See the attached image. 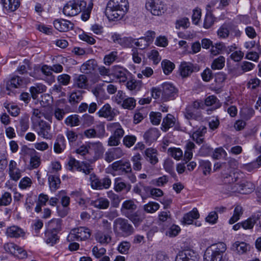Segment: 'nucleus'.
I'll list each match as a JSON object with an SVG mask.
<instances>
[{"instance_id": "1", "label": "nucleus", "mask_w": 261, "mask_h": 261, "mask_svg": "<svg viewBox=\"0 0 261 261\" xmlns=\"http://www.w3.org/2000/svg\"><path fill=\"white\" fill-rule=\"evenodd\" d=\"M43 118L51 123L53 113L48 109L34 110L31 120L34 124L35 130L42 138L46 140L50 139L52 138L50 133L51 126L50 124L43 121Z\"/></svg>"}, {"instance_id": "2", "label": "nucleus", "mask_w": 261, "mask_h": 261, "mask_svg": "<svg viewBox=\"0 0 261 261\" xmlns=\"http://www.w3.org/2000/svg\"><path fill=\"white\" fill-rule=\"evenodd\" d=\"M242 173L239 171H233L229 174L224 173L222 176L223 182L228 185L229 191L248 194L254 189V185L250 181L242 180Z\"/></svg>"}, {"instance_id": "3", "label": "nucleus", "mask_w": 261, "mask_h": 261, "mask_svg": "<svg viewBox=\"0 0 261 261\" xmlns=\"http://www.w3.org/2000/svg\"><path fill=\"white\" fill-rule=\"evenodd\" d=\"M128 10L127 0H110L106 9V15L110 20L121 19Z\"/></svg>"}, {"instance_id": "4", "label": "nucleus", "mask_w": 261, "mask_h": 261, "mask_svg": "<svg viewBox=\"0 0 261 261\" xmlns=\"http://www.w3.org/2000/svg\"><path fill=\"white\" fill-rule=\"evenodd\" d=\"M226 248L223 242L212 244L205 251L204 261H221Z\"/></svg>"}, {"instance_id": "5", "label": "nucleus", "mask_w": 261, "mask_h": 261, "mask_svg": "<svg viewBox=\"0 0 261 261\" xmlns=\"http://www.w3.org/2000/svg\"><path fill=\"white\" fill-rule=\"evenodd\" d=\"M202 106L203 104L201 102L196 101L186 109L185 117L189 121L190 125H195V122L201 119V113L199 109Z\"/></svg>"}, {"instance_id": "6", "label": "nucleus", "mask_w": 261, "mask_h": 261, "mask_svg": "<svg viewBox=\"0 0 261 261\" xmlns=\"http://www.w3.org/2000/svg\"><path fill=\"white\" fill-rule=\"evenodd\" d=\"M145 8L152 15L162 16L167 12V5L161 0H146Z\"/></svg>"}, {"instance_id": "7", "label": "nucleus", "mask_w": 261, "mask_h": 261, "mask_svg": "<svg viewBox=\"0 0 261 261\" xmlns=\"http://www.w3.org/2000/svg\"><path fill=\"white\" fill-rule=\"evenodd\" d=\"M86 6V2L83 0H72L64 6V14L67 16H74L80 13Z\"/></svg>"}, {"instance_id": "8", "label": "nucleus", "mask_w": 261, "mask_h": 261, "mask_svg": "<svg viewBox=\"0 0 261 261\" xmlns=\"http://www.w3.org/2000/svg\"><path fill=\"white\" fill-rule=\"evenodd\" d=\"M91 234V231L90 229L86 227H79L72 229L67 239L69 241H85L88 239Z\"/></svg>"}, {"instance_id": "9", "label": "nucleus", "mask_w": 261, "mask_h": 261, "mask_svg": "<svg viewBox=\"0 0 261 261\" xmlns=\"http://www.w3.org/2000/svg\"><path fill=\"white\" fill-rule=\"evenodd\" d=\"M114 230L117 233L126 237L133 233V228L127 223V220L118 218L114 222Z\"/></svg>"}, {"instance_id": "10", "label": "nucleus", "mask_w": 261, "mask_h": 261, "mask_svg": "<svg viewBox=\"0 0 261 261\" xmlns=\"http://www.w3.org/2000/svg\"><path fill=\"white\" fill-rule=\"evenodd\" d=\"M89 147L91 150V154L90 156L85 158L87 160L92 163L102 158L105 148L101 142L99 141L90 142Z\"/></svg>"}, {"instance_id": "11", "label": "nucleus", "mask_w": 261, "mask_h": 261, "mask_svg": "<svg viewBox=\"0 0 261 261\" xmlns=\"http://www.w3.org/2000/svg\"><path fill=\"white\" fill-rule=\"evenodd\" d=\"M68 169L72 171H78L88 174L90 173L91 168L89 165L84 163H80L74 158L70 157L68 160Z\"/></svg>"}, {"instance_id": "12", "label": "nucleus", "mask_w": 261, "mask_h": 261, "mask_svg": "<svg viewBox=\"0 0 261 261\" xmlns=\"http://www.w3.org/2000/svg\"><path fill=\"white\" fill-rule=\"evenodd\" d=\"M111 38L114 43L119 44L124 48H130L135 44V39L130 36H122L119 34L113 33Z\"/></svg>"}, {"instance_id": "13", "label": "nucleus", "mask_w": 261, "mask_h": 261, "mask_svg": "<svg viewBox=\"0 0 261 261\" xmlns=\"http://www.w3.org/2000/svg\"><path fill=\"white\" fill-rule=\"evenodd\" d=\"M90 181L92 188L95 190L107 189L111 185V180L109 178L99 179L94 174H90Z\"/></svg>"}, {"instance_id": "14", "label": "nucleus", "mask_w": 261, "mask_h": 261, "mask_svg": "<svg viewBox=\"0 0 261 261\" xmlns=\"http://www.w3.org/2000/svg\"><path fill=\"white\" fill-rule=\"evenodd\" d=\"M162 98L167 100L173 99L177 93V90L171 83L164 82L161 86Z\"/></svg>"}, {"instance_id": "15", "label": "nucleus", "mask_w": 261, "mask_h": 261, "mask_svg": "<svg viewBox=\"0 0 261 261\" xmlns=\"http://www.w3.org/2000/svg\"><path fill=\"white\" fill-rule=\"evenodd\" d=\"M199 69L191 62L183 61L179 67V72L183 78L189 76L193 72L199 71Z\"/></svg>"}, {"instance_id": "16", "label": "nucleus", "mask_w": 261, "mask_h": 261, "mask_svg": "<svg viewBox=\"0 0 261 261\" xmlns=\"http://www.w3.org/2000/svg\"><path fill=\"white\" fill-rule=\"evenodd\" d=\"M261 227V213L258 212L242 222V227L245 229L253 228L254 225Z\"/></svg>"}, {"instance_id": "17", "label": "nucleus", "mask_w": 261, "mask_h": 261, "mask_svg": "<svg viewBox=\"0 0 261 261\" xmlns=\"http://www.w3.org/2000/svg\"><path fill=\"white\" fill-rule=\"evenodd\" d=\"M97 114L99 117L105 118L109 121L113 120L116 116L115 110L108 103L104 105L97 112Z\"/></svg>"}, {"instance_id": "18", "label": "nucleus", "mask_w": 261, "mask_h": 261, "mask_svg": "<svg viewBox=\"0 0 261 261\" xmlns=\"http://www.w3.org/2000/svg\"><path fill=\"white\" fill-rule=\"evenodd\" d=\"M112 169L119 174L129 172L132 170L130 163L127 161L120 160L114 162L111 165Z\"/></svg>"}, {"instance_id": "19", "label": "nucleus", "mask_w": 261, "mask_h": 261, "mask_svg": "<svg viewBox=\"0 0 261 261\" xmlns=\"http://www.w3.org/2000/svg\"><path fill=\"white\" fill-rule=\"evenodd\" d=\"M175 261H197V257L193 251L186 250L178 252Z\"/></svg>"}, {"instance_id": "20", "label": "nucleus", "mask_w": 261, "mask_h": 261, "mask_svg": "<svg viewBox=\"0 0 261 261\" xmlns=\"http://www.w3.org/2000/svg\"><path fill=\"white\" fill-rule=\"evenodd\" d=\"M1 4L6 14L16 11L20 4L18 0H1Z\"/></svg>"}, {"instance_id": "21", "label": "nucleus", "mask_w": 261, "mask_h": 261, "mask_svg": "<svg viewBox=\"0 0 261 261\" xmlns=\"http://www.w3.org/2000/svg\"><path fill=\"white\" fill-rule=\"evenodd\" d=\"M137 208V205L132 200H125L122 204L121 212L123 215L129 217Z\"/></svg>"}, {"instance_id": "22", "label": "nucleus", "mask_w": 261, "mask_h": 261, "mask_svg": "<svg viewBox=\"0 0 261 261\" xmlns=\"http://www.w3.org/2000/svg\"><path fill=\"white\" fill-rule=\"evenodd\" d=\"M113 75L119 80L120 82H125L127 80V74L129 71L125 68L119 65L112 67Z\"/></svg>"}, {"instance_id": "23", "label": "nucleus", "mask_w": 261, "mask_h": 261, "mask_svg": "<svg viewBox=\"0 0 261 261\" xmlns=\"http://www.w3.org/2000/svg\"><path fill=\"white\" fill-rule=\"evenodd\" d=\"M4 248L7 252L15 255H20L21 257H24L27 256V252L23 249L14 243H10L5 244Z\"/></svg>"}, {"instance_id": "24", "label": "nucleus", "mask_w": 261, "mask_h": 261, "mask_svg": "<svg viewBox=\"0 0 261 261\" xmlns=\"http://www.w3.org/2000/svg\"><path fill=\"white\" fill-rule=\"evenodd\" d=\"M55 28L60 32H67L72 29L73 26L70 21L63 19H56L54 21Z\"/></svg>"}, {"instance_id": "25", "label": "nucleus", "mask_w": 261, "mask_h": 261, "mask_svg": "<svg viewBox=\"0 0 261 261\" xmlns=\"http://www.w3.org/2000/svg\"><path fill=\"white\" fill-rule=\"evenodd\" d=\"M199 217V214L196 208H194L190 212L186 213L183 216L181 221L183 225H190L193 222L194 220L197 219Z\"/></svg>"}, {"instance_id": "26", "label": "nucleus", "mask_w": 261, "mask_h": 261, "mask_svg": "<svg viewBox=\"0 0 261 261\" xmlns=\"http://www.w3.org/2000/svg\"><path fill=\"white\" fill-rule=\"evenodd\" d=\"M123 155V152L120 148L109 149L105 153V160L110 163L113 160L120 158Z\"/></svg>"}, {"instance_id": "27", "label": "nucleus", "mask_w": 261, "mask_h": 261, "mask_svg": "<svg viewBox=\"0 0 261 261\" xmlns=\"http://www.w3.org/2000/svg\"><path fill=\"white\" fill-rule=\"evenodd\" d=\"M9 174L10 178L13 180H18L21 176V171L17 167V163L11 160L9 165Z\"/></svg>"}, {"instance_id": "28", "label": "nucleus", "mask_w": 261, "mask_h": 261, "mask_svg": "<svg viewBox=\"0 0 261 261\" xmlns=\"http://www.w3.org/2000/svg\"><path fill=\"white\" fill-rule=\"evenodd\" d=\"M206 132V128L204 126H200L198 129L193 127L191 131V137L197 144H200L203 142V135Z\"/></svg>"}, {"instance_id": "29", "label": "nucleus", "mask_w": 261, "mask_h": 261, "mask_svg": "<svg viewBox=\"0 0 261 261\" xmlns=\"http://www.w3.org/2000/svg\"><path fill=\"white\" fill-rule=\"evenodd\" d=\"M108 130L113 133V135L121 139L124 135V130L118 122L111 123L108 125Z\"/></svg>"}, {"instance_id": "30", "label": "nucleus", "mask_w": 261, "mask_h": 261, "mask_svg": "<svg viewBox=\"0 0 261 261\" xmlns=\"http://www.w3.org/2000/svg\"><path fill=\"white\" fill-rule=\"evenodd\" d=\"M6 234L11 238L23 237L25 234V232L18 226L13 225L7 229Z\"/></svg>"}, {"instance_id": "31", "label": "nucleus", "mask_w": 261, "mask_h": 261, "mask_svg": "<svg viewBox=\"0 0 261 261\" xmlns=\"http://www.w3.org/2000/svg\"><path fill=\"white\" fill-rule=\"evenodd\" d=\"M249 248V245L244 242L236 241L231 246V249L239 254L246 253Z\"/></svg>"}, {"instance_id": "32", "label": "nucleus", "mask_w": 261, "mask_h": 261, "mask_svg": "<svg viewBox=\"0 0 261 261\" xmlns=\"http://www.w3.org/2000/svg\"><path fill=\"white\" fill-rule=\"evenodd\" d=\"M66 147V141L62 135H58L55 142L54 150L57 153H60Z\"/></svg>"}, {"instance_id": "33", "label": "nucleus", "mask_w": 261, "mask_h": 261, "mask_svg": "<svg viewBox=\"0 0 261 261\" xmlns=\"http://www.w3.org/2000/svg\"><path fill=\"white\" fill-rule=\"evenodd\" d=\"M97 66V62L95 60H89L82 65L80 68L81 72L89 73L94 71Z\"/></svg>"}, {"instance_id": "34", "label": "nucleus", "mask_w": 261, "mask_h": 261, "mask_svg": "<svg viewBox=\"0 0 261 261\" xmlns=\"http://www.w3.org/2000/svg\"><path fill=\"white\" fill-rule=\"evenodd\" d=\"M95 240L101 245H107L111 241V237L108 233L98 231L95 234Z\"/></svg>"}, {"instance_id": "35", "label": "nucleus", "mask_w": 261, "mask_h": 261, "mask_svg": "<svg viewBox=\"0 0 261 261\" xmlns=\"http://www.w3.org/2000/svg\"><path fill=\"white\" fill-rule=\"evenodd\" d=\"M176 118L171 114H168L163 119L162 123V129L165 132L173 127L176 123Z\"/></svg>"}, {"instance_id": "36", "label": "nucleus", "mask_w": 261, "mask_h": 261, "mask_svg": "<svg viewBox=\"0 0 261 261\" xmlns=\"http://www.w3.org/2000/svg\"><path fill=\"white\" fill-rule=\"evenodd\" d=\"M160 136L159 130L155 128H152L147 130L144 135V138L146 142L148 143L156 140Z\"/></svg>"}, {"instance_id": "37", "label": "nucleus", "mask_w": 261, "mask_h": 261, "mask_svg": "<svg viewBox=\"0 0 261 261\" xmlns=\"http://www.w3.org/2000/svg\"><path fill=\"white\" fill-rule=\"evenodd\" d=\"M226 79V75L223 72L218 73L215 77L216 85L213 88V89L216 93H220L223 86V83Z\"/></svg>"}, {"instance_id": "38", "label": "nucleus", "mask_w": 261, "mask_h": 261, "mask_svg": "<svg viewBox=\"0 0 261 261\" xmlns=\"http://www.w3.org/2000/svg\"><path fill=\"white\" fill-rule=\"evenodd\" d=\"M22 81L20 77L14 76L12 77L6 84V89L7 90L12 91L13 89L19 88L22 84Z\"/></svg>"}, {"instance_id": "39", "label": "nucleus", "mask_w": 261, "mask_h": 261, "mask_svg": "<svg viewBox=\"0 0 261 261\" xmlns=\"http://www.w3.org/2000/svg\"><path fill=\"white\" fill-rule=\"evenodd\" d=\"M46 90V87L45 86L42 84L38 83L30 87V92L32 98L36 99L38 97V94L45 92Z\"/></svg>"}, {"instance_id": "40", "label": "nucleus", "mask_w": 261, "mask_h": 261, "mask_svg": "<svg viewBox=\"0 0 261 261\" xmlns=\"http://www.w3.org/2000/svg\"><path fill=\"white\" fill-rule=\"evenodd\" d=\"M49 186L51 192H55L59 188L60 185V179L58 175H50L48 177Z\"/></svg>"}, {"instance_id": "41", "label": "nucleus", "mask_w": 261, "mask_h": 261, "mask_svg": "<svg viewBox=\"0 0 261 261\" xmlns=\"http://www.w3.org/2000/svg\"><path fill=\"white\" fill-rule=\"evenodd\" d=\"M114 189L115 191L120 192L123 190L128 192L130 190V186L126 184L119 178H116L114 181Z\"/></svg>"}, {"instance_id": "42", "label": "nucleus", "mask_w": 261, "mask_h": 261, "mask_svg": "<svg viewBox=\"0 0 261 261\" xmlns=\"http://www.w3.org/2000/svg\"><path fill=\"white\" fill-rule=\"evenodd\" d=\"M57 233L54 231L47 230L45 234V241L48 245L53 246L58 240Z\"/></svg>"}, {"instance_id": "43", "label": "nucleus", "mask_w": 261, "mask_h": 261, "mask_svg": "<svg viewBox=\"0 0 261 261\" xmlns=\"http://www.w3.org/2000/svg\"><path fill=\"white\" fill-rule=\"evenodd\" d=\"M145 155L146 159L148 160L151 164H155L158 162V159L157 158V151L153 148H148L145 150Z\"/></svg>"}, {"instance_id": "44", "label": "nucleus", "mask_w": 261, "mask_h": 261, "mask_svg": "<svg viewBox=\"0 0 261 261\" xmlns=\"http://www.w3.org/2000/svg\"><path fill=\"white\" fill-rule=\"evenodd\" d=\"M205 104L206 106H211L215 109L219 108L221 106L219 99L214 95L207 97L205 99Z\"/></svg>"}, {"instance_id": "45", "label": "nucleus", "mask_w": 261, "mask_h": 261, "mask_svg": "<svg viewBox=\"0 0 261 261\" xmlns=\"http://www.w3.org/2000/svg\"><path fill=\"white\" fill-rule=\"evenodd\" d=\"M61 230V222L60 219H53L47 224V230L58 232Z\"/></svg>"}, {"instance_id": "46", "label": "nucleus", "mask_w": 261, "mask_h": 261, "mask_svg": "<svg viewBox=\"0 0 261 261\" xmlns=\"http://www.w3.org/2000/svg\"><path fill=\"white\" fill-rule=\"evenodd\" d=\"M161 65L164 73L166 75L171 73L175 68L174 64L167 59H164L162 61Z\"/></svg>"}, {"instance_id": "47", "label": "nucleus", "mask_w": 261, "mask_h": 261, "mask_svg": "<svg viewBox=\"0 0 261 261\" xmlns=\"http://www.w3.org/2000/svg\"><path fill=\"white\" fill-rule=\"evenodd\" d=\"M92 204L96 208L99 209H106L109 206V201L107 199L101 197L93 201Z\"/></svg>"}, {"instance_id": "48", "label": "nucleus", "mask_w": 261, "mask_h": 261, "mask_svg": "<svg viewBox=\"0 0 261 261\" xmlns=\"http://www.w3.org/2000/svg\"><path fill=\"white\" fill-rule=\"evenodd\" d=\"M190 22L188 18L184 17L177 19L175 22L176 29H186L190 26Z\"/></svg>"}, {"instance_id": "49", "label": "nucleus", "mask_w": 261, "mask_h": 261, "mask_svg": "<svg viewBox=\"0 0 261 261\" xmlns=\"http://www.w3.org/2000/svg\"><path fill=\"white\" fill-rule=\"evenodd\" d=\"M98 72L103 79V82L110 83L112 81L111 78V74L109 69L103 66H101L98 68Z\"/></svg>"}, {"instance_id": "50", "label": "nucleus", "mask_w": 261, "mask_h": 261, "mask_svg": "<svg viewBox=\"0 0 261 261\" xmlns=\"http://www.w3.org/2000/svg\"><path fill=\"white\" fill-rule=\"evenodd\" d=\"M243 214V208L240 205H237L233 211L232 216L229 220V223L232 224L238 221Z\"/></svg>"}, {"instance_id": "51", "label": "nucleus", "mask_w": 261, "mask_h": 261, "mask_svg": "<svg viewBox=\"0 0 261 261\" xmlns=\"http://www.w3.org/2000/svg\"><path fill=\"white\" fill-rule=\"evenodd\" d=\"M53 99L48 94H45L41 96V100L40 101V105L43 107L40 110L43 109L49 110L51 112V110L48 107L52 103Z\"/></svg>"}, {"instance_id": "52", "label": "nucleus", "mask_w": 261, "mask_h": 261, "mask_svg": "<svg viewBox=\"0 0 261 261\" xmlns=\"http://www.w3.org/2000/svg\"><path fill=\"white\" fill-rule=\"evenodd\" d=\"M65 123L71 127L78 126L80 123L79 116L77 115H71L64 120Z\"/></svg>"}, {"instance_id": "53", "label": "nucleus", "mask_w": 261, "mask_h": 261, "mask_svg": "<svg viewBox=\"0 0 261 261\" xmlns=\"http://www.w3.org/2000/svg\"><path fill=\"white\" fill-rule=\"evenodd\" d=\"M199 164V168L202 171L204 175H207L211 173L212 164L209 161L200 160Z\"/></svg>"}, {"instance_id": "54", "label": "nucleus", "mask_w": 261, "mask_h": 261, "mask_svg": "<svg viewBox=\"0 0 261 261\" xmlns=\"http://www.w3.org/2000/svg\"><path fill=\"white\" fill-rule=\"evenodd\" d=\"M225 62V58L223 56H219L213 61L211 65V67L214 70H220L224 67Z\"/></svg>"}, {"instance_id": "55", "label": "nucleus", "mask_w": 261, "mask_h": 261, "mask_svg": "<svg viewBox=\"0 0 261 261\" xmlns=\"http://www.w3.org/2000/svg\"><path fill=\"white\" fill-rule=\"evenodd\" d=\"M93 6V3L91 1H89L88 4L86 3V7L84 8L82 10H83L81 15V19L82 20L86 21L89 19Z\"/></svg>"}, {"instance_id": "56", "label": "nucleus", "mask_w": 261, "mask_h": 261, "mask_svg": "<svg viewBox=\"0 0 261 261\" xmlns=\"http://www.w3.org/2000/svg\"><path fill=\"white\" fill-rule=\"evenodd\" d=\"M74 85L80 88H86L87 86V79L85 75H79L74 78Z\"/></svg>"}, {"instance_id": "57", "label": "nucleus", "mask_w": 261, "mask_h": 261, "mask_svg": "<svg viewBox=\"0 0 261 261\" xmlns=\"http://www.w3.org/2000/svg\"><path fill=\"white\" fill-rule=\"evenodd\" d=\"M90 143V142L86 143L85 144L80 146L76 149V153L82 156H85V158L90 156V154H91V150L89 147Z\"/></svg>"}, {"instance_id": "58", "label": "nucleus", "mask_w": 261, "mask_h": 261, "mask_svg": "<svg viewBox=\"0 0 261 261\" xmlns=\"http://www.w3.org/2000/svg\"><path fill=\"white\" fill-rule=\"evenodd\" d=\"M160 207L158 203L150 201L144 205V210L147 213L153 214L156 212Z\"/></svg>"}, {"instance_id": "59", "label": "nucleus", "mask_w": 261, "mask_h": 261, "mask_svg": "<svg viewBox=\"0 0 261 261\" xmlns=\"http://www.w3.org/2000/svg\"><path fill=\"white\" fill-rule=\"evenodd\" d=\"M118 52L113 51L105 55L103 58V63L107 66L111 65L117 58Z\"/></svg>"}, {"instance_id": "60", "label": "nucleus", "mask_w": 261, "mask_h": 261, "mask_svg": "<svg viewBox=\"0 0 261 261\" xmlns=\"http://www.w3.org/2000/svg\"><path fill=\"white\" fill-rule=\"evenodd\" d=\"M142 86V83L140 81L136 80H131L126 83V87L131 91H139L141 89Z\"/></svg>"}, {"instance_id": "61", "label": "nucleus", "mask_w": 261, "mask_h": 261, "mask_svg": "<svg viewBox=\"0 0 261 261\" xmlns=\"http://www.w3.org/2000/svg\"><path fill=\"white\" fill-rule=\"evenodd\" d=\"M148 59L152 61L154 64H158L161 60V57L160 56L158 51L156 49H152L147 54Z\"/></svg>"}, {"instance_id": "62", "label": "nucleus", "mask_w": 261, "mask_h": 261, "mask_svg": "<svg viewBox=\"0 0 261 261\" xmlns=\"http://www.w3.org/2000/svg\"><path fill=\"white\" fill-rule=\"evenodd\" d=\"M168 154L176 160H179L183 155V152L179 148L171 147L168 150Z\"/></svg>"}, {"instance_id": "63", "label": "nucleus", "mask_w": 261, "mask_h": 261, "mask_svg": "<svg viewBox=\"0 0 261 261\" xmlns=\"http://www.w3.org/2000/svg\"><path fill=\"white\" fill-rule=\"evenodd\" d=\"M79 38L80 40L85 41L91 45L95 44L96 42L95 39L91 34L84 32H82L79 35Z\"/></svg>"}, {"instance_id": "64", "label": "nucleus", "mask_w": 261, "mask_h": 261, "mask_svg": "<svg viewBox=\"0 0 261 261\" xmlns=\"http://www.w3.org/2000/svg\"><path fill=\"white\" fill-rule=\"evenodd\" d=\"M20 154L23 156L24 160L27 159L29 156L30 158L34 153H36V151L34 149L30 148L27 146H23L21 147Z\"/></svg>"}]
</instances>
